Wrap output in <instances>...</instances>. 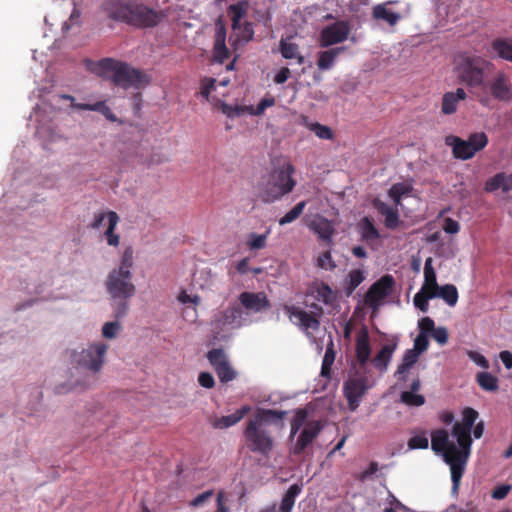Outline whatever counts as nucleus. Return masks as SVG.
<instances>
[{
	"instance_id": "41",
	"label": "nucleus",
	"mask_w": 512,
	"mask_h": 512,
	"mask_svg": "<svg viewBox=\"0 0 512 512\" xmlns=\"http://www.w3.org/2000/svg\"><path fill=\"white\" fill-rule=\"evenodd\" d=\"M270 234V229H267L263 234L250 233L247 236L246 246L250 251H258L264 249L267 245V238Z\"/></svg>"
},
{
	"instance_id": "44",
	"label": "nucleus",
	"mask_w": 512,
	"mask_h": 512,
	"mask_svg": "<svg viewBox=\"0 0 512 512\" xmlns=\"http://www.w3.org/2000/svg\"><path fill=\"white\" fill-rule=\"evenodd\" d=\"M360 230L363 240L369 241L380 238L379 231L368 217L363 218L361 221Z\"/></svg>"
},
{
	"instance_id": "3",
	"label": "nucleus",
	"mask_w": 512,
	"mask_h": 512,
	"mask_svg": "<svg viewBox=\"0 0 512 512\" xmlns=\"http://www.w3.org/2000/svg\"><path fill=\"white\" fill-rule=\"evenodd\" d=\"M108 351V345L103 342H95L80 352L71 353V361L76 370H86L89 373L82 378L76 379L73 386L82 390L90 388L96 381L95 375L98 374L105 363V357Z\"/></svg>"
},
{
	"instance_id": "38",
	"label": "nucleus",
	"mask_w": 512,
	"mask_h": 512,
	"mask_svg": "<svg viewBox=\"0 0 512 512\" xmlns=\"http://www.w3.org/2000/svg\"><path fill=\"white\" fill-rule=\"evenodd\" d=\"M229 54L230 52L225 44V34L217 33L213 47L214 61L222 64L229 57Z\"/></svg>"
},
{
	"instance_id": "26",
	"label": "nucleus",
	"mask_w": 512,
	"mask_h": 512,
	"mask_svg": "<svg viewBox=\"0 0 512 512\" xmlns=\"http://www.w3.org/2000/svg\"><path fill=\"white\" fill-rule=\"evenodd\" d=\"M396 348V342L385 344L371 360L373 366L381 372L386 371Z\"/></svg>"
},
{
	"instance_id": "20",
	"label": "nucleus",
	"mask_w": 512,
	"mask_h": 512,
	"mask_svg": "<svg viewBox=\"0 0 512 512\" xmlns=\"http://www.w3.org/2000/svg\"><path fill=\"white\" fill-rule=\"evenodd\" d=\"M308 228L314 232L318 238L328 245L333 243V235L335 234V228L333 223L323 216H317L309 224Z\"/></svg>"
},
{
	"instance_id": "21",
	"label": "nucleus",
	"mask_w": 512,
	"mask_h": 512,
	"mask_svg": "<svg viewBox=\"0 0 512 512\" xmlns=\"http://www.w3.org/2000/svg\"><path fill=\"white\" fill-rule=\"evenodd\" d=\"M452 447H457L455 443L449 441L448 432L445 429H438L431 434V448L435 453H441L443 459L445 455H452Z\"/></svg>"
},
{
	"instance_id": "55",
	"label": "nucleus",
	"mask_w": 512,
	"mask_h": 512,
	"mask_svg": "<svg viewBox=\"0 0 512 512\" xmlns=\"http://www.w3.org/2000/svg\"><path fill=\"white\" fill-rule=\"evenodd\" d=\"M504 179V172L497 173L493 177L489 178L485 183V191L494 192L500 188L502 189Z\"/></svg>"
},
{
	"instance_id": "8",
	"label": "nucleus",
	"mask_w": 512,
	"mask_h": 512,
	"mask_svg": "<svg viewBox=\"0 0 512 512\" xmlns=\"http://www.w3.org/2000/svg\"><path fill=\"white\" fill-rule=\"evenodd\" d=\"M130 11L131 16L128 25L137 28H153L167 16L164 11L155 10L135 0L131 1Z\"/></svg>"
},
{
	"instance_id": "4",
	"label": "nucleus",
	"mask_w": 512,
	"mask_h": 512,
	"mask_svg": "<svg viewBox=\"0 0 512 512\" xmlns=\"http://www.w3.org/2000/svg\"><path fill=\"white\" fill-rule=\"evenodd\" d=\"M295 168L293 164L285 160L274 166L267 178H263L260 184L259 197L264 203H274L291 193L296 186L293 178Z\"/></svg>"
},
{
	"instance_id": "45",
	"label": "nucleus",
	"mask_w": 512,
	"mask_h": 512,
	"mask_svg": "<svg viewBox=\"0 0 512 512\" xmlns=\"http://www.w3.org/2000/svg\"><path fill=\"white\" fill-rule=\"evenodd\" d=\"M435 297H437V293H427L425 291L420 290L414 295L413 302L416 308L425 313L429 309V299H433Z\"/></svg>"
},
{
	"instance_id": "63",
	"label": "nucleus",
	"mask_w": 512,
	"mask_h": 512,
	"mask_svg": "<svg viewBox=\"0 0 512 512\" xmlns=\"http://www.w3.org/2000/svg\"><path fill=\"white\" fill-rule=\"evenodd\" d=\"M432 337L437 343L444 345L448 342V331L445 327L435 328Z\"/></svg>"
},
{
	"instance_id": "12",
	"label": "nucleus",
	"mask_w": 512,
	"mask_h": 512,
	"mask_svg": "<svg viewBox=\"0 0 512 512\" xmlns=\"http://www.w3.org/2000/svg\"><path fill=\"white\" fill-rule=\"evenodd\" d=\"M283 311L291 322L299 326L306 334H310L309 330L317 331L320 327L319 315L305 310L295 305L284 304Z\"/></svg>"
},
{
	"instance_id": "23",
	"label": "nucleus",
	"mask_w": 512,
	"mask_h": 512,
	"mask_svg": "<svg viewBox=\"0 0 512 512\" xmlns=\"http://www.w3.org/2000/svg\"><path fill=\"white\" fill-rule=\"evenodd\" d=\"M355 353L358 363L364 366L370 359L371 346L369 333L366 327H363L356 336Z\"/></svg>"
},
{
	"instance_id": "22",
	"label": "nucleus",
	"mask_w": 512,
	"mask_h": 512,
	"mask_svg": "<svg viewBox=\"0 0 512 512\" xmlns=\"http://www.w3.org/2000/svg\"><path fill=\"white\" fill-rule=\"evenodd\" d=\"M242 314L243 312L241 307L237 304H234L217 314L215 316L214 322L219 328L225 326L238 327L241 324Z\"/></svg>"
},
{
	"instance_id": "37",
	"label": "nucleus",
	"mask_w": 512,
	"mask_h": 512,
	"mask_svg": "<svg viewBox=\"0 0 512 512\" xmlns=\"http://www.w3.org/2000/svg\"><path fill=\"white\" fill-rule=\"evenodd\" d=\"M301 490L302 488L298 484H293L288 488L282 497L281 505L279 507L280 512H291L295 504L296 497L301 493Z\"/></svg>"
},
{
	"instance_id": "39",
	"label": "nucleus",
	"mask_w": 512,
	"mask_h": 512,
	"mask_svg": "<svg viewBox=\"0 0 512 512\" xmlns=\"http://www.w3.org/2000/svg\"><path fill=\"white\" fill-rule=\"evenodd\" d=\"M372 14L375 19L383 20L390 25H395L400 18V16L397 13L387 9L385 4L376 5L373 8Z\"/></svg>"
},
{
	"instance_id": "30",
	"label": "nucleus",
	"mask_w": 512,
	"mask_h": 512,
	"mask_svg": "<svg viewBox=\"0 0 512 512\" xmlns=\"http://www.w3.org/2000/svg\"><path fill=\"white\" fill-rule=\"evenodd\" d=\"M491 48L498 57L512 63L511 38H497L492 41Z\"/></svg>"
},
{
	"instance_id": "46",
	"label": "nucleus",
	"mask_w": 512,
	"mask_h": 512,
	"mask_svg": "<svg viewBox=\"0 0 512 512\" xmlns=\"http://www.w3.org/2000/svg\"><path fill=\"white\" fill-rule=\"evenodd\" d=\"M307 417H308V413H307L306 409H298L295 412V415L291 421V431H290L291 438H293L297 434V432L303 425H306Z\"/></svg>"
},
{
	"instance_id": "64",
	"label": "nucleus",
	"mask_w": 512,
	"mask_h": 512,
	"mask_svg": "<svg viewBox=\"0 0 512 512\" xmlns=\"http://www.w3.org/2000/svg\"><path fill=\"white\" fill-rule=\"evenodd\" d=\"M199 384L207 389H211L215 385L214 377L209 372H201L198 376Z\"/></svg>"
},
{
	"instance_id": "52",
	"label": "nucleus",
	"mask_w": 512,
	"mask_h": 512,
	"mask_svg": "<svg viewBox=\"0 0 512 512\" xmlns=\"http://www.w3.org/2000/svg\"><path fill=\"white\" fill-rule=\"evenodd\" d=\"M364 280L363 271L359 269L351 270L348 274V293H352Z\"/></svg>"
},
{
	"instance_id": "36",
	"label": "nucleus",
	"mask_w": 512,
	"mask_h": 512,
	"mask_svg": "<svg viewBox=\"0 0 512 512\" xmlns=\"http://www.w3.org/2000/svg\"><path fill=\"white\" fill-rule=\"evenodd\" d=\"M345 50V47H336L319 53L317 66L320 70L330 69L336 57Z\"/></svg>"
},
{
	"instance_id": "35",
	"label": "nucleus",
	"mask_w": 512,
	"mask_h": 512,
	"mask_svg": "<svg viewBox=\"0 0 512 512\" xmlns=\"http://www.w3.org/2000/svg\"><path fill=\"white\" fill-rule=\"evenodd\" d=\"M302 124L310 131L314 132L320 139L332 140L334 138V133L330 127L318 122H310L306 116L302 117Z\"/></svg>"
},
{
	"instance_id": "57",
	"label": "nucleus",
	"mask_w": 512,
	"mask_h": 512,
	"mask_svg": "<svg viewBox=\"0 0 512 512\" xmlns=\"http://www.w3.org/2000/svg\"><path fill=\"white\" fill-rule=\"evenodd\" d=\"M120 323L118 321L107 322L102 328V335L107 339H113L116 337L117 332L120 329Z\"/></svg>"
},
{
	"instance_id": "47",
	"label": "nucleus",
	"mask_w": 512,
	"mask_h": 512,
	"mask_svg": "<svg viewBox=\"0 0 512 512\" xmlns=\"http://www.w3.org/2000/svg\"><path fill=\"white\" fill-rule=\"evenodd\" d=\"M305 206L306 201H301L297 203L289 212H287L282 218H280L279 224L283 226L295 221L302 214Z\"/></svg>"
},
{
	"instance_id": "42",
	"label": "nucleus",
	"mask_w": 512,
	"mask_h": 512,
	"mask_svg": "<svg viewBox=\"0 0 512 512\" xmlns=\"http://www.w3.org/2000/svg\"><path fill=\"white\" fill-rule=\"evenodd\" d=\"M437 297L442 298L449 306H455L458 301V291L453 284L440 286L437 291Z\"/></svg>"
},
{
	"instance_id": "7",
	"label": "nucleus",
	"mask_w": 512,
	"mask_h": 512,
	"mask_svg": "<svg viewBox=\"0 0 512 512\" xmlns=\"http://www.w3.org/2000/svg\"><path fill=\"white\" fill-rule=\"evenodd\" d=\"M131 271L112 269L105 281L108 294L112 299L127 300L136 294V286Z\"/></svg>"
},
{
	"instance_id": "34",
	"label": "nucleus",
	"mask_w": 512,
	"mask_h": 512,
	"mask_svg": "<svg viewBox=\"0 0 512 512\" xmlns=\"http://www.w3.org/2000/svg\"><path fill=\"white\" fill-rule=\"evenodd\" d=\"M279 50L283 58L296 59L299 65L304 63V56L299 52V46L296 43L281 39Z\"/></svg>"
},
{
	"instance_id": "31",
	"label": "nucleus",
	"mask_w": 512,
	"mask_h": 512,
	"mask_svg": "<svg viewBox=\"0 0 512 512\" xmlns=\"http://www.w3.org/2000/svg\"><path fill=\"white\" fill-rule=\"evenodd\" d=\"M119 216L114 211H108V226L104 232V237L109 246L117 247L120 243V236L115 233Z\"/></svg>"
},
{
	"instance_id": "17",
	"label": "nucleus",
	"mask_w": 512,
	"mask_h": 512,
	"mask_svg": "<svg viewBox=\"0 0 512 512\" xmlns=\"http://www.w3.org/2000/svg\"><path fill=\"white\" fill-rule=\"evenodd\" d=\"M322 425L319 421H310L306 423L304 429L301 431L296 444L292 448V453L295 455H300L304 452V450L309 446L314 439L317 438L319 433L322 430Z\"/></svg>"
},
{
	"instance_id": "18",
	"label": "nucleus",
	"mask_w": 512,
	"mask_h": 512,
	"mask_svg": "<svg viewBox=\"0 0 512 512\" xmlns=\"http://www.w3.org/2000/svg\"><path fill=\"white\" fill-rule=\"evenodd\" d=\"M240 304L248 311L259 313L270 308L271 304L264 292H242Z\"/></svg>"
},
{
	"instance_id": "48",
	"label": "nucleus",
	"mask_w": 512,
	"mask_h": 512,
	"mask_svg": "<svg viewBox=\"0 0 512 512\" xmlns=\"http://www.w3.org/2000/svg\"><path fill=\"white\" fill-rule=\"evenodd\" d=\"M400 399L404 404L414 407L422 406L425 403V397L423 395L410 391L401 392Z\"/></svg>"
},
{
	"instance_id": "33",
	"label": "nucleus",
	"mask_w": 512,
	"mask_h": 512,
	"mask_svg": "<svg viewBox=\"0 0 512 512\" xmlns=\"http://www.w3.org/2000/svg\"><path fill=\"white\" fill-rule=\"evenodd\" d=\"M249 4L246 0L238 1L228 7V14L231 17L233 30L240 28L241 19L246 15Z\"/></svg>"
},
{
	"instance_id": "24",
	"label": "nucleus",
	"mask_w": 512,
	"mask_h": 512,
	"mask_svg": "<svg viewBox=\"0 0 512 512\" xmlns=\"http://www.w3.org/2000/svg\"><path fill=\"white\" fill-rule=\"evenodd\" d=\"M372 204L377 212L385 217L384 225L387 229L394 230L399 226L400 218L396 207H391L378 198H375Z\"/></svg>"
},
{
	"instance_id": "59",
	"label": "nucleus",
	"mask_w": 512,
	"mask_h": 512,
	"mask_svg": "<svg viewBox=\"0 0 512 512\" xmlns=\"http://www.w3.org/2000/svg\"><path fill=\"white\" fill-rule=\"evenodd\" d=\"M429 340L428 335L424 333H419L414 340V351H417L418 354L425 352L428 349Z\"/></svg>"
},
{
	"instance_id": "53",
	"label": "nucleus",
	"mask_w": 512,
	"mask_h": 512,
	"mask_svg": "<svg viewBox=\"0 0 512 512\" xmlns=\"http://www.w3.org/2000/svg\"><path fill=\"white\" fill-rule=\"evenodd\" d=\"M429 441L426 433L422 431L419 434L414 435L408 441V447L410 449H426L428 448Z\"/></svg>"
},
{
	"instance_id": "40",
	"label": "nucleus",
	"mask_w": 512,
	"mask_h": 512,
	"mask_svg": "<svg viewBox=\"0 0 512 512\" xmlns=\"http://www.w3.org/2000/svg\"><path fill=\"white\" fill-rule=\"evenodd\" d=\"M476 381L485 391L494 392L499 388L498 378L489 372H479L476 375Z\"/></svg>"
},
{
	"instance_id": "6",
	"label": "nucleus",
	"mask_w": 512,
	"mask_h": 512,
	"mask_svg": "<svg viewBox=\"0 0 512 512\" xmlns=\"http://www.w3.org/2000/svg\"><path fill=\"white\" fill-rule=\"evenodd\" d=\"M445 144L452 148L454 158L469 160L487 146L488 137L484 132L472 133L467 140L455 135H448L445 137Z\"/></svg>"
},
{
	"instance_id": "50",
	"label": "nucleus",
	"mask_w": 512,
	"mask_h": 512,
	"mask_svg": "<svg viewBox=\"0 0 512 512\" xmlns=\"http://www.w3.org/2000/svg\"><path fill=\"white\" fill-rule=\"evenodd\" d=\"M214 370L222 383L230 382L236 377V373L230 366L229 362L223 363Z\"/></svg>"
},
{
	"instance_id": "56",
	"label": "nucleus",
	"mask_w": 512,
	"mask_h": 512,
	"mask_svg": "<svg viewBox=\"0 0 512 512\" xmlns=\"http://www.w3.org/2000/svg\"><path fill=\"white\" fill-rule=\"evenodd\" d=\"M317 267L324 270H334L336 268V264L332 259L330 251H325L324 253L318 256Z\"/></svg>"
},
{
	"instance_id": "62",
	"label": "nucleus",
	"mask_w": 512,
	"mask_h": 512,
	"mask_svg": "<svg viewBox=\"0 0 512 512\" xmlns=\"http://www.w3.org/2000/svg\"><path fill=\"white\" fill-rule=\"evenodd\" d=\"M418 327L420 333L428 335L429 333H432L434 331L435 323L430 317H423L419 320Z\"/></svg>"
},
{
	"instance_id": "10",
	"label": "nucleus",
	"mask_w": 512,
	"mask_h": 512,
	"mask_svg": "<svg viewBox=\"0 0 512 512\" xmlns=\"http://www.w3.org/2000/svg\"><path fill=\"white\" fill-rule=\"evenodd\" d=\"M394 278L392 275L386 274L374 282L364 296V303L377 310L381 302L390 295L394 286Z\"/></svg>"
},
{
	"instance_id": "16",
	"label": "nucleus",
	"mask_w": 512,
	"mask_h": 512,
	"mask_svg": "<svg viewBox=\"0 0 512 512\" xmlns=\"http://www.w3.org/2000/svg\"><path fill=\"white\" fill-rule=\"evenodd\" d=\"M492 97L498 101L508 102L512 99V83L504 72H498L489 84Z\"/></svg>"
},
{
	"instance_id": "11",
	"label": "nucleus",
	"mask_w": 512,
	"mask_h": 512,
	"mask_svg": "<svg viewBox=\"0 0 512 512\" xmlns=\"http://www.w3.org/2000/svg\"><path fill=\"white\" fill-rule=\"evenodd\" d=\"M478 416L479 413L471 407L463 409L461 422H456L452 428V435L456 438L458 446L471 447V431Z\"/></svg>"
},
{
	"instance_id": "27",
	"label": "nucleus",
	"mask_w": 512,
	"mask_h": 512,
	"mask_svg": "<svg viewBox=\"0 0 512 512\" xmlns=\"http://www.w3.org/2000/svg\"><path fill=\"white\" fill-rule=\"evenodd\" d=\"M250 410V406H243L230 415L222 416L216 419L213 425L218 429L231 427L241 421Z\"/></svg>"
},
{
	"instance_id": "25",
	"label": "nucleus",
	"mask_w": 512,
	"mask_h": 512,
	"mask_svg": "<svg viewBox=\"0 0 512 512\" xmlns=\"http://www.w3.org/2000/svg\"><path fill=\"white\" fill-rule=\"evenodd\" d=\"M466 98L467 94L463 88H457L455 92H446L442 97L441 112L444 115L454 114L459 102Z\"/></svg>"
},
{
	"instance_id": "19",
	"label": "nucleus",
	"mask_w": 512,
	"mask_h": 512,
	"mask_svg": "<svg viewBox=\"0 0 512 512\" xmlns=\"http://www.w3.org/2000/svg\"><path fill=\"white\" fill-rule=\"evenodd\" d=\"M60 98L71 102V107L76 110L96 111L102 114L110 122H117L118 118L112 110L105 104V101H98L93 104L76 103L75 98L68 94H63Z\"/></svg>"
},
{
	"instance_id": "49",
	"label": "nucleus",
	"mask_w": 512,
	"mask_h": 512,
	"mask_svg": "<svg viewBox=\"0 0 512 512\" xmlns=\"http://www.w3.org/2000/svg\"><path fill=\"white\" fill-rule=\"evenodd\" d=\"M133 254H134L133 248L131 246L126 247L122 253V256L120 259V264L116 269L122 270V271H131V269L134 265Z\"/></svg>"
},
{
	"instance_id": "43",
	"label": "nucleus",
	"mask_w": 512,
	"mask_h": 512,
	"mask_svg": "<svg viewBox=\"0 0 512 512\" xmlns=\"http://www.w3.org/2000/svg\"><path fill=\"white\" fill-rule=\"evenodd\" d=\"M412 191V187L406 183H395L389 189V197L394 201L395 205H401L403 196L408 195Z\"/></svg>"
},
{
	"instance_id": "29",
	"label": "nucleus",
	"mask_w": 512,
	"mask_h": 512,
	"mask_svg": "<svg viewBox=\"0 0 512 512\" xmlns=\"http://www.w3.org/2000/svg\"><path fill=\"white\" fill-rule=\"evenodd\" d=\"M439 285L436 279V273L432 266V258H427L424 265V283L421 290L425 292L437 293Z\"/></svg>"
},
{
	"instance_id": "9",
	"label": "nucleus",
	"mask_w": 512,
	"mask_h": 512,
	"mask_svg": "<svg viewBox=\"0 0 512 512\" xmlns=\"http://www.w3.org/2000/svg\"><path fill=\"white\" fill-rule=\"evenodd\" d=\"M452 451H454V454L445 455L444 461L450 466L452 492L457 493L461 478L464 474L465 467L471 453V447H452Z\"/></svg>"
},
{
	"instance_id": "2",
	"label": "nucleus",
	"mask_w": 512,
	"mask_h": 512,
	"mask_svg": "<svg viewBox=\"0 0 512 512\" xmlns=\"http://www.w3.org/2000/svg\"><path fill=\"white\" fill-rule=\"evenodd\" d=\"M88 68L99 77L110 80L113 85L123 89H141L150 82L149 76L144 71L113 58L90 62Z\"/></svg>"
},
{
	"instance_id": "1",
	"label": "nucleus",
	"mask_w": 512,
	"mask_h": 512,
	"mask_svg": "<svg viewBox=\"0 0 512 512\" xmlns=\"http://www.w3.org/2000/svg\"><path fill=\"white\" fill-rule=\"evenodd\" d=\"M285 415V411L272 409H258L255 412L244 430L247 447L251 452L268 455L272 451L274 440L267 428L271 424L282 427Z\"/></svg>"
},
{
	"instance_id": "51",
	"label": "nucleus",
	"mask_w": 512,
	"mask_h": 512,
	"mask_svg": "<svg viewBox=\"0 0 512 512\" xmlns=\"http://www.w3.org/2000/svg\"><path fill=\"white\" fill-rule=\"evenodd\" d=\"M207 359L209 360L210 364L213 366L214 369H216V367H219L223 363L228 362L226 354L220 348H214L210 350L207 353Z\"/></svg>"
},
{
	"instance_id": "15",
	"label": "nucleus",
	"mask_w": 512,
	"mask_h": 512,
	"mask_svg": "<svg viewBox=\"0 0 512 512\" xmlns=\"http://www.w3.org/2000/svg\"><path fill=\"white\" fill-rule=\"evenodd\" d=\"M131 1L132 0H106L101 6V10L107 18L129 24Z\"/></svg>"
},
{
	"instance_id": "13",
	"label": "nucleus",
	"mask_w": 512,
	"mask_h": 512,
	"mask_svg": "<svg viewBox=\"0 0 512 512\" xmlns=\"http://www.w3.org/2000/svg\"><path fill=\"white\" fill-rule=\"evenodd\" d=\"M368 390V379L364 376L349 378L343 386V392L351 411H355L360 404L362 397Z\"/></svg>"
},
{
	"instance_id": "28",
	"label": "nucleus",
	"mask_w": 512,
	"mask_h": 512,
	"mask_svg": "<svg viewBox=\"0 0 512 512\" xmlns=\"http://www.w3.org/2000/svg\"><path fill=\"white\" fill-rule=\"evenodd\" d=\"M419 355L417 351L413 349H408L403 358L402 362L398 365L397 370L395 372V376L398 377L399 380L405 381L407 378V372L413 365L418 361Z\"/></svg>"
},
{
	"instance_id": "32",
	"label": "nucleus",
	"mask_w": 512,
	"mask_h": 512,
	"mask_svg": "<svg viewBox=\"0 0 512 512\" xmlns=\"http://www.w3.org/2000/svg\"><path fill=\"white\" fill-rule=\"evenodd\" d=\"M119 216L114 211H108V226L104 232V237L109 246L117 247L120 243V236L115 233Z\"/></svg>"
},
{
	"instance_id": "60",
	"label": "nucleus",
	"mask_w": 512,
	"mask_h": 512,
	"mask_svg": "<svg viewBox=\"0 0 512 512\" xmlns=\"http://www.w3.org/2000/svg\"><path fill=\"white\" fill-rule=\"evenodd\" d=\"M215 82L216 80L213 78H204L201 80L200 94L206 100L209 99L211 91L215 89Z\"/></svg>"
},
{
	"instance_id": "14",
	"label": "nucleus",
	"mask_w": 512,
	"mask_h": 512,
	"mask_svg": "<svg viewBox=\"0 0 512 512\" xmlns=\"http://www.w3.org/2000/svg\"><path fill=\"white\" fill-rule=\"evenodd\" d=\"M351 27L347 21L339 20L324 27L320 33V46L329 47L347 40Z\"/></svg>"
},
{
	"instance_id": "61",
	"label": "nucleus",
	"mask_w": 512,
	"mask_h": 512,
	"mask_svg": "<svg viewBox=\"0 0 512 512\" xmlns=\"http://www.w3.org/2000/svg\"><path fill=\"white\" fill-rule=\"evenodd\" d=\"M379 469L378 463L375 461L370 462L367 469L357 475V479L361 482H365L371 478Z\"/></svg>"
},
{
	"instance_id": "54",
	"label": "nucleus",
	"mask_w": 512,
	"mask_h": 512,
	"mask_svg": "<svg viewBox=\"0 0 512 512\" xmlns=\"http://www.w3.org/2000/svg\"><path fill=\"white\" fill-rule=\"evenodd\" d=\"M316 293V298L323 301L325 304H330L333 301V291L325 283H321L317 286Z\"/></svg>"
},
{
	"instance_id": "58",
	"label": "nucleus",
	"mask_w": 512,
	"mask_h": 512,
	"mask_svg": "<svg viewBox=\"0 0 512 512\" xmlns=\"http://www.w3.org/2000/svg\"><path fill=\"white\" fill-rule=\"evenodd\" d=\"M466 354L471 361H473L476 365L480 366L481 368L488 369L490 367L488 360L479 352L467 350Z\"/></svg>"
},
{
	"instance_id": "5",
	"label": "nucleus",
	"mask_w": 512,
	"mask_h": 512,
	"mask_svg": "<svg viewBox=\"0 0 512 512\" xmlns=\"http://www.w3.org/2000/svg\"><path fill=\"white\" fill-rule=\"evenodd\" d=\"M493 64L477 55L463 54L458 57L455 72L461 84L469 88H478L484 84L486 72Z\"/></svg>"
}]
</instances>
